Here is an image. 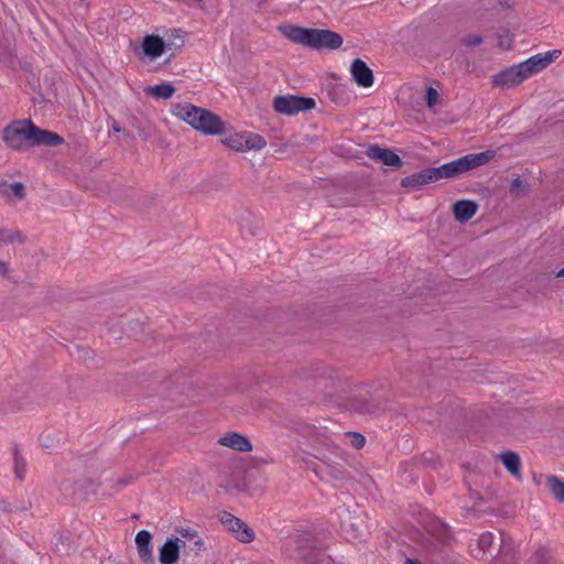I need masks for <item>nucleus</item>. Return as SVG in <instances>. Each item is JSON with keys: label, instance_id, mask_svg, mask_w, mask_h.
Segmentation results:
<instances>
[{"label": "nucleus", "instance_id": "1", "mask_svg": "<svg viewBox=\"0 0 564 564\" xmlns=\"http://www.w3.org/2000/svg\"><path fill=\"white\" fill-rule=\"evenodd\" d=\"M496 156L495 150L469 153L437 167H426L401 180V186L419 189L442 178H457L462 174L486 165Z\"/></svg>", "mask_w": 564, "mask_h": 564}, {"label": "nucleus", "instance_id": "2", "mask_svg": "<svg viewBox=\"0 0 564 564\" xmlns=\"http://www.w3.org/2000/svg\"><path fill=\"white\" fill-rule=\"evenodd\" d=\"M2 139L6 144L18 151L29 150L35 145L56 147L64 143L58 133L44 130L31 120L15 121L3 129Z\"/></svg>", "mask_w": 564, "mask_h": 564}, {"label": "nucleus", "instance_id": "3", "mask_svg": "<svg viewBox=\"0 0 564 564\" xmlns=\"http://www.w3.org/2000/svg\"><path fill=\"white\" fill-rule=\"evenodd\" d=\"M281 33L295 44L314 50H336L343 44L339 33L324 29H310L295 25L279 26Z\"/></svg>", "mask_w": 564, "mask_h": 564}, {"label": "nucleus", "instance_id": "4", "mask_svg": "<svg viewBox=\"0 0 564 564\" xmlns=\"http://www.w3.org/2000/svg\"><path fill=\"white\" fill-rule=\"evenodd\" d=\"M172 113L204 134L218 135L225 131V123L219 116L189 102L173 105Z\"/></svg>", "mask_w": 564, "mask_h": 564}, {"label": "nucleus", "instance_id": "5", "mask_svg": "<svg viewBox=\"0 0 564 564\" xmlns=\"http://www.w3.org/2000/svg\"><path fill=\"white\" fill-rule=\"evenodd\" d=\"M290 557L300 564H323L327 561L311 533H302L294 539V549L291 551Z\"/></svg>", "mask_w": 564, "mask_h": 564}, {"label": "nucleus", "instance_id": "6", "mask_svg": "<svg viewBox=\"0 0 564 564\" xmlns=\"http://www.w3.org/2000/svg\"><path fill=\"white\" fill-rule=\"evenodd\" d=\"M273 107L276 112L290 116L313 109L315 107V100L313 98L293 95L276 96L273 101Z\"/></svg>", "mask_w": 564, "mask_h": 564}, {"label": "nucleus", "instance_id": "7", "mask_svg": "<svg viewBox=\"0 0 564 564\" xmlns=\"http://www.w3.org/2000/svg\"><path fill=\"white\" fill-rule=\"evenodd\" d=\"M218 520L238 541L242 543H250L254 540L253 530L245 521L235 517L230 512H220L218 514Z\"/></svg>", "mask_w": 564, "mask_h": 564}, {"label": "nucleus", "instance_id": "8", "mask_svg": "<svg viewBox=\"0 0 564 564\" xmlns=\"http://www.w3.org/2000/svg\"><path fill=\"white\" fill-rule=\"evenodd\" d=\"M524 79L527 76L519 63L496 74L492 77V85L499 88H511L520 85Z\"/></svg>", "mask_w": 564, "mask_h": 564}, {"label": "nucleus", "instance_id": "9", "mask_svg": "<svg viewBox=\"0 0 564 564\" xmlns=\"http://www.w3.org/2000/svg\"><path fill=\"white\" fill-rule=\"evenodd\" d=\"M366 154L369 159L380 161L387 166L400 167L402 165V161L398 154L389 149H383L378 144L369 145Z\"/></svg>", "mask_w": 564, "mask_h": 564}, {"label": "nucleus", "instance_id": "10", "mask_svg": "<svg viewBox=\"0 0 564 564\" xmlns=\"http://www.w3.org/2000/svg\"><path fill=\"white\" fill-rule=\"evenodd\" d=\"M218 443L225 447L231 448L237 452L248 453L252 451V444L250 440L240 433L228 432L224 434Z\"/></svg>", "mask_w": 564, "mask_h": 564}, {"label": "nucleus", "instance_id": "11", "mask_svg": "<svg viewBox=\"0 0 564 564\" xmlns=\"http://www.w3.org/2000/svg\"><path fill=\"white\" fill-rule=\"evenodd\" d=\"M350 73L358 86L370 87L373 84L372 70L360 58H356L351 63Z\"/></svg>", "mask_w": 564, "mask_h": 564}, {"label": "nucleus", "instance_id": "12", "mask_svg": "<svg viewBox=\"0 0 564 564\" xmlns=\"http://www.w3.org/2000/svg\"><path fill=\"white\" fill-rule=\"evenodd\" d=\"M452 210L455 219L460 224H465L476 215L478 204L471 199H460L453 204Z\"/></svg>", "mask_w": 564, "mask_h": 564}, {"label": "nucleus", "instance_id": "13", "mask_svg": "<svg viewBox=\"0 0 564 564\" xmlns=\"http://www.w3.org/2000/svg\"><path fill=\"white\" fill-rule=\"evenodd\" d=\"M142 50L151 61L156 59L166 50L165 41L155 34L145 35L142 41Z\"/></svg>", "mask_w": 564, "mask_h": 564}, {"label": "nucleus", "instance_id": "14", "mask_svg": "<svg viewBox=\"0 0 564 564\" xmlns=\"http://www.w3.org/2000/svg\"><path fill=\"white\" fill-rule=\"evenodd\" d=\"M151 540L152 535L148 530H141L135 535L138 554L145 564H154L150 549Z\"/></svg>", "mask_w": 564, "mask_h": 564}, {"label": "nucleus", "instance_id": "15", "mask_svg": "<svg viewBox=\"0 0 564 564\" xmlns=\"http://www.w3.org/2000/svg\"><path fill=\"white\" fill-rule=\"evenodd\" d=\"M176 540H167L160 549L159 560L161 564H175L180 557V546Z\"/></svg>", "mask_w": 564, "mask_h": 564}, {"label": "nucleus", "instance_id": "16", "mask_svg": "<svg viewBox=\"0 0 564 564\" xmlns=\"http://www.w3.org/2000/svg\"><path fill=\"white\" fill-rule=\"evenodd\" d=\"M550 65V59L543 57V54H536L524 62L520 63V68L523 69L527 78L535 73L541 72Z\"/></svg>", "mask_w": 564, "mask_h": 564}, {"label": "nucleus", "instance_id": "17", "mask_svg": "<svg viewBox=\"0 0 564 564\" xmlns=\"http://www.w3.org/2000/svg\"><path fill=\"white\" fill-rule=\"evenodd\" d=\"M0 194L9 200H21L25 196V187L21 182L0 184Z\"/></svg>", "mask_w": 564, "mask_h": 564}, {"label": "nucleus", "instance_id": "18", "mask_svg": "<svg viewBox=\"0 0 564 564\" xmlns=\"http://www.w3.org/2000/svg\"><path fill=\"white\" fill-rule=\"evenodd\" d=\"M24 242L25 237L20 230L0 226V246L22 245Z\"/></svg>", "mask_w": 564, "mask_h": 564}, {"label": "nucleus", "instance_id": "19", "mask_svg": "<svg viewBox=\"0 0 564 564\" xmlns=\"http://www.w3.org/2000/svg\"><path fill=\"white\" fill-rule=\"evenodd\" d=\"M499 458L512 476L520 478L521 462L517 453L510 451L505 452L499 455Z\"/></svg>", "mask_w": 564, "mask_h": 564}, {"label": "nucleus", "instance_id": "20", "mask_svg": "<svg viewBox=\"0 0 564 564\" xmlns=\"http://www.w3.org/2000/svg\"><path fill=\"white\" fill-rule=\"evenodd\" d=\"M145 95L155 97L156 99H170L174 93L175 87L170 83H162L154 86H148L144 89Z\"/></svg>", "mask_w": 564, "mask_h": 564}, {"label": "nucleus", "instance_id": "21", "mask_svg": "<svg viewBox=\"0 0 564 564\" xmlns=\"http://www.w3.org/2000/svg\"><path fill=\"white\" fill-rule=\"evenodd\" d=\"M427 532L437 542L444 544L449 540V530L447 525L438 520L433 521L427 527Z\"/></svg>", "mask_w": 564, "mask_h": 564}, {"label": "nucleus", "instance_id": "22", "mask_svg": "<svg viewBox=\"0 0 564 564\" xmlns=\"http://www.w3.org/2000/svg\"><path fill=\"white\" fill-rule=\"evenodd\" d=\"M546 487L558 502H564V480L562 478L554 475L549 476Z\"/></svg>", "mask_w": 564, "mask_h": 564}, {"label": "nucleus", "instance_id": "23", "mask_svg": "<svg viewBox=\"0 0 564 564\" xmlns=\"http://www.w3.org/2000/svg\"><path fill=\"white\" fill-rule=\"evenodd\" d=\"M242 139L245 152L249 150H262L267 145L264 138L260 134L242 132Z\"/></svg>", "mask_w": 564, "mask_h": 564}, {"label": "nucleus", "instance_id": "24", "mask_svg": "<svg viewBox=\"0 0 564 564\" xmlns=\"http://www.w3.org/2000/svg\"><path fill=\"white\" fill-rule=\"evenodd\" d=\"M13 454V471L20 481L24 480L26 475V462L24 457L20 454L18 445H14L12 448Z\"/></svg>", "mask_w": 564, "mask_h": 564}, {"label": "nucleus", "instance_id": "25", "mask_svg": "<svg viewBox=\"0 0 564 564\" xmlns=\"http://www.w3.org/2000/svg\"><path fill=\"white\" fill-rule=\"evenodd\" d=\"M325 465V473L328 474L332 478L336 480H343L346 478V469L340 464H333L326 460H323Z\"/></svg>", "mask_w": 564, "mask_h": 564}, {"label": "nucleus", "instance_id": "26", "mask_svg": "<svg viewBox=\"0 0 564 564\" xmlns=\"http://www.w3.org/2000/svg\"><path fill=\"white\" fill-rule=\"evenodd\" d=\"M242 140V133H232L223 139V143L235 151L245 152Z\"/></svg>", "mask_w": 564, "mask_h": 564}, {"label": "nucleus", "instance_id": "27", "mask_svg": "<svg viewBox=\"0 0 564 564\" xmlns=\"http://www.w3.org/2000/svg\"><path fill=\"white\" fill-rule=\"evenodd\" d=\"M528 564H551L550 552L545 547H539L532 554Z\"/></svg>", "mask_w": 564, "mask_h": 564}, {"label": "nucleus", "instance_id": "28", "mask_svg": "<svg viewBox=\"0 0 564 564\" xmlns=\"http://www.w3.org/2000/svg\"><path fill=\"white\" fill-rule=\"evenodd\" d=\"M164 41H165L166 50L181 47L185 43L184 36L182 34H180L178 32H176L175 30L172 31V33L169 34L167 37L164 39Z\"/></svg>", "mask_w": 564, "mask_h": 564}, {"label": "nucleus", "instance_id": "29", "mask_svg": "<svg viewBox=\"0 0 564 564\" xmlns=\"http://www.w3.org/2000/svg\"><path fill=\"white\" fill-rule=\"evenodd\" d=\"M527 183L522 181L520 177H516L512 180L510 184V193L517 196L524 195Z\"/></svg>", "mask_w": 564, "mask_h": 564}, {"label": "nucleus", "instance_id": "30", "mask_svg": "<svg viewBox=\"0 0 564 564\" xmlns=\"http://www.w3.org/2000/svg\"><path fill=\"white\" fill-rule=\"evenodd\" d=\"M70 487H72V489H73V490H72V492H69V495H70V496H73V497H75V498H77V499H85V498H86V497H85V494H82L79 490H77V488H78V489H82V487H83V485H82V484H77V482H76V484H74V485H70L68 481H66V482H64V484L62 485V490H64V491H68V490L70 489Z\"/></svg>", "mask_w": 564, "mask_h": 564}, {"label": "nucleus", "instance_id": "31", "mask_svg": "<svg viewBox=\"0 0 564 564\" xmlns=\"http://www.w3.org/2000/svg\"><path fill=\"white\" fill-rule=\"evenodd\" d=\"M460 42L465 46H478L482 43V37L478 34H470V35L464 36L460 40Z\"/></svg>", "mask_w": 564, "mask_h": 564}, {"label": "nucleus", "instance_id": "32", "mask_svg": "<svg viewBox=\"0 0 564 564\" xmlns=\"http://www.w3.org/2000/svg\"><path fill=\"white\" fill-rule=\"evenodd\" d=\"M348 436L350 437L351 445L357 449L361 448L366 443L365 436L360 433L349 432Z\"/></svg>", "mask_w": 564, "mask_h": 564}, {"label": "nucleus", "instance_id": "33", "mask_svg": "<svg viewBox=\"0 0 564 564\" xmlns=\"http://www.w3.org/2000/svg\"><path fill=\"white\" fill-rule=\"evenodd\" d=\"M440 95L436 89L429 87L426 90V105L429 108L434 107L438 101Z\"/></svg>", "mask_w": 564, "mask_h": 564}, {"label": "nucleus", "instance_id": "34", "mask_svg": "<svg viewBox=\"0 0 564 564\" xmlns=\"http://www.w3.org/2000/svg\"><path fill=\"white\" fill-rule=\"evenodd\" d=\"M0 278L6 279L8 281L12 280L9 263L1 259H0Z\"/></svg>", "mask_w": 564, "mask_h": 564}, {"label": "nucleus", "instance_id": "35", "mask_svg": "<svg viewBox=\"0 0 564 564\" xmlns=\"http://www.w3.org/2000/svg\"><path fill=\"white\" fill-rule=\"evenodd\" d=\"M492 535L491 533H484L479 538V546L480 549L485 550L491 544Z\"/></svg>", "mask_w": 564, "mask_h": 564}, {"label": "nucleus", "instance_id": "36", "mask_svg": "<svg viewBox=\"0 0 564 564\" xmlns=\"http://www.w3.org/2000/svg\"><path fill=\"white\" fill-rule=\"evenodd\" d=\"M178 533L184 536V538H188V539H194V538H197V533L195 530L191 529V528H182L181 530H178Z\"/></svg>", "mask_w": 564, "mask_h": 564}, {"label": "nucleus", "instance_id": "37", "mask_svg": "<svg viewBox=\"0 0 564 564\" xmlns=\"http://www.w3.org/2000/svg\"><path fill=\"white\" fill-rule=\"evenodd\" d=\"M561 55V51L553 50L543 54V57L550 59V64Z\"/></svg>", "mask_w": 564, "mask_h": 564}, {"label": "nucleus", "instance_id": "38", "mask_svg": "<svg viewBox=\"0 0 564 564\" xmlns=\"http://www.w3.org/2000/svg\"><path fill=\"white\" fill-rule=\"evenodd\" d=\"M78 352H79V357L82 358H87L89 356V350L87 348H77Z\"/></svg>", "mask_w": 564, "mask_h": 564}, {"label": "nucleus", "instance_id": "39", "mask_svg": "<svg viewBox=\"0 0 564 564\" xmlns=\"http://www.w3.org/2000/svg\"><path fill=\"white\" fill-rule=\"evenodd\" d=\"M195 539H196V540H195L194 544H195V546L197 547V550H198V551L203 550V549H204V542H203V540H202V539H199L198 536H197V538H195Z\"/></svg>", "mask_w": 564, "mask_h": 564}, {"label": "nucleus", "instance_id": "40", "mask_svg": "<svg viewBox=\"0 0 564 564\" xmlns=\"http://www.w3.org/2000/svg\"><path fill=\"white\" fill-rule=\"evenodd\" d=\"M134 327H140V324L138 322H135L133 325L130 324L128 329L129 335H137L135 333H133Z\"/></svg>", "mask_w": 564, "mask_h": 564}, {"label": "nucleus", "instance_id": "41", "mask_svg": "<svg viewBox=\"0 0 564 564\" xmlns=\"http://www.w3.org/2000/svg\"><path fill=\"white\" fill-rule=\"evenodd\" d=\"M112 130L116 131V132H120L121 131V127H120V124L117 121L112 122Z\"/></svg>", "mask_w": 564, "mask_h": 564}, {"label": "nucleus", "instance_id": "42", "mask_svg": "<svg viewBox=\"0 0 564 564\" xmlns=\"http://www.w3.org/2000/svg\"><path fill=\"white\" fill-rule=\"evenodd\" d=\"M131 481V478H121L118 480L119 485H127Z\"/></svg>", "mask_w": 564, "mask_h": 564}, {"label": "nucleus", "instance_id": "43", "mask_svg": "<svg viewBox=\"0 0 564 564\" xmlns=\"http://www.w3.org/2000/svg\"><path fill=\"white\" fill-rule=\"evenodd\" d=\"M556 278H564V267L560 271H557Z\"/></svg>", "mask_w": 564, "mask_h": 564}, {"label": "nucleus", "instance_id": "44", "mask_svg": "<svg viewBox=\"0 0 564 564\" xmlns=\"http://www.w3.org/2000/svg\"><path fill=\"white\" fill-rule=\"evenodd\" d=\"M405 564H420V563L417 561H415V560L406 558L405 560Z\"/></svg>", "mask_w": 564, "mask_h": 564}, {"label": "nucleus", "instance_id": "45", "mask_svg": "<svg viewBox=\"0 0 564 564\" xmlns=\"http://www.w3.org/2000/svg\"><path fill=\"white\" fill-rule=\"evenodd\" d=\"M85 482H86L87 485H90V486L93 485V481H91V480H85Z\"/></svg>", "mask_w": 564, "mask_h": 564}]
</instances>
